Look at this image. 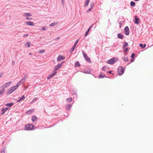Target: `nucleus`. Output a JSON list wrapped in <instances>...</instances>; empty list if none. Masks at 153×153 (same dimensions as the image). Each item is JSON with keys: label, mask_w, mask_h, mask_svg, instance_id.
I'll use <instances>...</instances> for the list:
<instances>
[{"label": "nucleus", "mask_w": 153, "mask_h": 153, "mask_svg": "<svg viewBox=\"0 0 153 153\" xmlns=\"http://www.w3.org/2000/svg\"><path fill=\"white\" fill-rule=\"evenodd\" d=\"M35 126L32 124H28L25 126V130H32L35 129Z\"/></svg>", "instance_id": "obj_1"}, {"label": "nucleus", "mask_w": 153, "mask_h": 153, "mask_svg": "<svg viewBox=\"0 0 153 153\" xmlns=\"http://www.w3.org/2000/svg\"><path fill=\"white\" fill-rule=\"evenodd\" d=\"M118 60V58L113 57L108 60L107 62V63L110 64H113L117 61Z\"/></svg>", "instance_id": "obj_2"}, {"label": "nucleus", "mask_w": 153, "mask_h": 153, "mask_svg": "<svg viewBox=\"0 0 153 153\" xmlns=\"http://www.w3.org/2000/svg\"><path fill=\"white\" fill-rule=\"evenodd\" d=\"M16 89V88L13 86L8 89L6 92V94L7 95H10Z\"/></svg>", "instance_id": "obj_3"}, {"label": "nucleus", "mask_w": 153, "mask_h": 153, "mask_svg": "<svg viewBox=\"0 0 153 153\" xmlns=\"http://www.w3.org/2000/svg\"><path fill=\"white\" fill-rule=\"evenodd\" d=\"M117 71L118 75L120 76L123 74L124 72V70L122 67L120 66L118 67Z\"/></svg>", "instance_id": "obj_4"}, {"label": "nucleus", "mask_w": 153, "mask_h": 153, "mask_svg": "<svg viewBox=\"0 0 153 153\" xmlns=\"http://www.w3.org/2000/svg\"><path fill=\"white\" fill-rule=\"evenodd\" d=\"M12 83V81H10L9 82H8L5 84H4V85H2L0 87V88H7L8 86H9Z\"/></svg>", "instance_id": "obj_5"}, {"label": "nucleus", "mask_w": 153, "mask_h": 153, "mask_svg": "<svg viewBox=\"0 0 153 153\" xmlns=\"http://www.w3.org/2000/svg\"><path fill=\"white\" fill-rule=\"evenodd\" d=\"M57 72L56 71H55L54 70L53 72L49 75L47 77V79H50L53 77L54 75H55L56 74Z\"/></svg>", "instance_id": "obj_6"}, {"label": "nucleus", "mask_w": 153, "mask_h": 153, "mask_svg": "<svg viewBox=\"0 0 153 153\" xmlns=\"http://www.w3.org/2000/svg\"><path fill=\"white\" fill-rule=\"evenodd\" d=\"M64 62V61H63L61 63L55 66L54 68V70L55 71H56L57 70L59 69L62 66V65Z\"/></svg>", "instance_id": "obj_7"}, {"label": "nucleus", "mask_w": 153, "mask_h": 153, "mask_svg": "<svg viewBox=\"0 0 153 153\" xmlns=\"http://www.w3.org/2000/svg\"><path fill=\"white\" fill-rule=\"evenodd\" d=\"M78 41V39L75 43L73 47L71 48L70 50V52L71 53L74 51V49H75L76 46L77 45V42Z\"/></svg>", "instance_id": "obj_8"}, {"label": "nucleus", "mask_w": 153, "mask_h": 153, "mask_svg": "<svg viewBox=\"0 0 153 153\" xmlns=\"http://www.w3.org/2000/svg\"><path fill=\"white\" fill-rule=\"evenodd\" d=\"M124 31L126 35H128L129 34V30L128 26H126L124 29Z\"/></svg>", "instance_id": "obj_9"}, {"label": "nucleus", "mask_w": 153, "mask_h": 153, "mask_svg": "<svg viewBox=\"0 0 153 153\" xmlns=\"http://www.w3.org/2000/svg\"><path fill=\"white\" fill-rule=\"evenodd\" d=\"M82 72L85 74H89L91 73V70L88 68H86L83 70Z\"/></svg>", "instance_id": "obj_10"}, {"label": "nucleus", "mask_w": 153, "mask_h": 153, "mask_svg": "<svg viewBox=\"0 0 153 153\" xmlns=\"http://www.w3.org/2000/svg\"><path fill=\"white\" fill-rule=\"evenodd\" d=\"M25 23L27 25H30L31 26H33L35 25L34 23L30 21L26 22H25Z\"/></svg>", "instance_id": "obj_11"}, {"label": "nucleus", "mask_w": 153, "mask_h": 153, "mask_svg": "<svg viewBox=\"0 0 153 153\" xmlns=\"http://www.w3.org/2000/svg\"><path fill=\"white\" fill-rule=\"evenodd\" d=\"M65 59V57L62 55H59L57 58V61H59L61 60H64Z\"/></svg>", "instance_id": "obj_12"}, {"label": "nucleus", "mask_w": 153, "mask_h": 153, "mask_svg": "<svg viewBox=\"0 0 153 153\" xmlns=\"http://www.w3.org/2000/svg\"><path fill=\"white\" fill-rule=\"evenodd\" d=\"M134 22L135 24H138L140 23V22H139V19L137 16H135V20Z\"/></svg>", "instance_id": "obj_13"}, {"label": "nucleus", "mask_w": 153, "mask_h": 153, "mask_svg": "<svg viewBox=\"0 0 153 153\" xmlns=\"http://www.w3.org/2000/svg\"><path fill=\"white\" fill-rule=\"evenodd\" d=\"M32 120L34 122H36L37 120V118L36 117V116L34 115H33L32 117L31 118Z\"/></svg>", "instance_id": "obj_14"}, {"label": "nucleus", "mask_w": 153, "mask_h": 153, "mask_svg": "<svg viewBox=\"0 0 153 153\" xmlns=\"http://www.w3.org/2000/svg\"><path fill=\"white\" fill-rule=\"evenodd\" d=\"M85 59L87 62L89 63H91V61L89 57L87 56L86 58H85Z\"/></svg>", "instance_id": "obj_15"}, {"label": "nucleus", "mask_w": 153, "mask_h": 153, "mask_svg": "<svg viewBox=\"0 0 153 153\" xmlns=\"http://www.w3.org/2000/svg\"><path fill=\"white\" fill-rule=\"evenodd\" d=\"M34 111V110L33 109H31L30 110H29L28 111H27L26 112V114H31Z\"/></svg>", "instance_id": "obj_16"}, {"label": "nucleus", "mask_w": 153, "mask_h": 153, "mask_svg": "<svg viewBox=\"0 0 153 153\" xmlns=\"http://www.w3.org/2000/svg\"><path fill=\"white\" fill-rule=\"evenodd\" d=\"M71 105L70 104H67L65 106V108L66 109L68 110L71 108Z\"/></svg>", "instance_id": "obj_17"}, {"label": "nucleus", "mask_w": 153, "mask_h": 153, "mask_svg": "<svg viewBox=\"0 0 153 153\" xmlns=\"http://www.w3.org/2000/svg\"><path fill=\"white\" fill-rule=\"evenodd\" d=\"M105 77H106L107 78H108V77H107V76H105V74H103L102 75V74H101L99 76V77H98V78H99V79H100V78H104Z\"/></svg>", "instance_id": "obj_18"}, {"label": "nucleus", "mask_w": 153, "mask_h": 153, "mask_svg": "<svg viewBox=\"0 0 153 153\" xmlns=\"http://www.w3.org/2000/svg\"><path fill=\"white\" fill-rule=\"evenodd\" d=\"M90 0H86V1H85V5H84V7H86L88 5L89 3L90 2Z\"/></svg>", "instance_id": "obj_19"}, {"label": "nucleus", "mask_w": 153, "mask_h": 153, "mask_svg": "<svg viewBox=\"0 0 153 153\" xmlns=\"http://www.w3.org/2000/svg\"><path fill=\"white\" fill-rule=\"evenodd\" d=\"M24 15H25L26 16H32V14L30 13H25L24 14Z\"/></svg>", "instance_id": "obj_20"}, {"label": "nucleus", "mask_w": 153, "mask_h": 153, "mask_svg": "<svg viewBox=\"0 0 153 153\" xmlns=\"http://www.w3.org/2000/svg\"><path fill=\"white\" fill-rule=\"evenodd\" d=\"M123 36V35L121 33H119L117 35V37L119 39H122Z\"/></svg>", "instance_id": "obj_21"}, {"label": "nucleus", "mask_w": 153, "mask_h": 153, "mask_svg": "<svg viewBox=\"0 0 153 153\" xmlns=\"http://www.w3.org/2000/svg\"><path fill=\"white\" fill-rule=\"evenodd\" d=\"M13 103L12 102L10 103H7L6 104V105L7 107H10L12 106V105H13Z\"/></svg>", "instance_id": "obj_22"}, {"label": "nucleus", "mask_w": 153, "mask_h": 153, "mask_svg": "<svg viewBox=\"0 0 153 153\" xmlns=\"http://www.w3.org/2000/svg\"><path fill=\"white\" fill-rule=\"evenodd\" d=\"M139 46L141 48L143 49L146 47V45L145 44L143 45L142 44H140L139 45Z\"/></svg>", "instance_id": "obj_23"}, {"label": "nucleus", "mask_w": 153, "mask_h": 153, "mask_svg": "<svg viewBox=\"0 0 153 153\" xmlns=\"http://www.w3.org/2000/svg\"><path fill=\"white\" fill-rule=\"evenodd\" d=\"M80 64H79V62L78 61H77L75 62V67H80Z\"/></svg>", "instance_id": "obj_24"}, {"label": "nucleus", "mask_w": 153, "mask_h": 153, "mask_svg": "<svg viewBox=\"0 0 153 153\" xmlns=\"http://www.w3.org/2000/svg\"><path fill=\"white\" fill-rule=\"evenodd\" d=\"M5 90L4 88L1 89L0 91V95L2 94L5 91Z\"/></svg>", "instance_id": "obj_25"}, {"label": "nucleus", "mask_w": 153, "mask_h": 153, "mask_svg": "<svg viewBox=\"0 0 153 153\" xmlns=\"http://www.w3.org/2000/svg\"><path fill=\"white\" fill-rule=\"evenodd\" d=\"M135 5V3L133 1H131L130 2V6L132 7H134Z\"/></svg>", "instance_id": "obj_26"}, {"label": "nucleus", "mask_w": 153, "mask_h": 153, "mask_svg": "<svg viewBox=\"0 0 153 153\" xmlns=\"http://www.w3.org/2000/svg\"><path fill=\"white\" fill-rule=\"evenodd\" d=\"M128 45V44L127 42H125L123 45V48H125Z\"/></svg>", "instance_id": "obj_27"}, {"label": "nucleus", "mask_w": 153, "mask_h": 153, "mask_svg": "<svg viewBox=\"0 0 153 153\" xmlns=\"http://www.w3.org/2000/svg\"><path fill=\"white\" fill-rule=\"evenodd\" d=\"M82 53L83 57L85 59V58H86L88 56L87 54L84 53V51L83 50L82 51Z\"/></svg>", "instance_id": "obj_28"}, {"label": "nucleus", "mask_w": 153, "mask_h": 153, "mask_svg": "<svg viewBox=\"0 0 153 153\" xmlns=\"http://www.w3.org/2000/svg\"><path fill=\"white\" fill-rule=\"evenodd\" d=\"M21 82H19V81L17 83V85H14V86L15 87V88H16V89H17L18 87V86L20 85L21 84Z\"/></svg>", "instance_id": "obj_29"}, {"label": "nucleus", "mask_w": 153, "mask_h": 153, "mask_svg": "<svg viewBox=\"0 0 153 153\" xmlns=\"http://www.w3.org/2000/svg\"><path fill=\"white\" fill-rule=\"evenodd\" d=\"M30 44H31L30 42H28L25 44V46H27L28 47H30Z\"/></svg>", "instance_id": "obj_30"}, {"label": "nucleus", "mask_w": 153, "mask_h": 153, "mask_svg": "<svg viewBox=\"0 0 153 153\" xmlns=\"http://www.w3.org/2000/svg\"><path fill=\"white\" fill-rule=\"evenodd\" d=\"M25 98V97L24 95L22 96V97H21L20 99L17 101V102H19L21 100H22L23 99H24Z\"/></svg>", "instance_id": "obj_31"}, {"label": "nucleus", "mask_w": 153, "mask_h": 153, "mask_svg": "<svg viewBox=\"0 0 153 153\" xmlns=\"http://www.w3.org/2000/svg\"><path fill=\"white\" fill-rule=\"evenodd\" d=\"M122 59L125 62H126L128 61V58L126 57H123L122 58Z\"/></svg>", "instance_id": "obj_32"}, {"label": "nucleus", "mask_w": 153, "mask_h": 153, "mask_svg": "<svg viewBox=\"0 0 153 153\" xmlns=\"http://www.w3.org/2000/svg\"><path fill=\"white\" fill-rule=\"evenodd\" d=\"M57 24V23L53 22L50 25V26L51 27L53 26L56 25Z\"/></svg>", "instance_id": "obj_33"}, {"label": "nucleus", "mask_w": 153, "mask_h": 153, "mask_svg": "<svg viewBox=\"0 0 153 153\" xmlns=\"http://www.w3.org/2000/svg\"><path fill=\"white\" fill-rule=\"evenodd\" d=\"M26 79L25 78H22L20 81H19V82H21V83H22L24 82L25 81Z\"/></svg>", "instance_id": "obj_34"}, {"label": "nucleus", "mask_w": 153, "mask_h": 153, "mask_svg": "<svg viewBox=\"0 0 153 153\" xmlns=\"http://www.w3.org/2000/svg\"><path fill=\"white\" fill-rule=\"evenodd\" d=\"M72 100V98L71 97L68 98L66 100L69 102H71Z\"/></svg>", "instance_id": "obj_35"}, {"label": "nucleus", "mask_w": 153, "mask_h": 153, "mask_svg": "<svg viewBox=\"0 0 153 153\" xmlns=\"http://www.w3.org/2000/svg\"><path fill=\"white\" fill-rule=\"evenodd\" d=\"M6 111L4 108H3L1 111V112H2V113H1V114L2 115V114H4L5 112Z\"/></svg>", "instance_id": "obj_36"}, {"label": "nucleus", "mask_w": 153, "mask_h": 153, "mask_svg": "<svg viewBox=\"0 0 153 153\" xmlns=\"http://www.w3.org/2000/svg\"><path fill=\"white\" fill-rule=\"evenodd\" d=\"M135 54L134 53H132L131 57L132 58V59H133V58L135 57Z\"/></svg>", "instance_id": "obj_37"}, {"label": "nucleus", "mask_w": 153, "mask_h": 153, "mask_svg": "<svg viewBox=\"0 0 153 153\" xmlns=\"http://www.w3.org/2000/svg\"><path fill=\"white\" fill-rule=\"evenodd\" d=\"M45 52V50H42L39 51V53H42Z\"/></svg>", "instance_id": "obj_38"}, {"label": "nucleus", "mask_w": 153, "mask_h": 153, "mask_svg": "<svg viewBox=\"0 0 153 153\" xmlns=\"http://www.w3.org/2000/svg\"><path fill=\"white\" fill-rule=\"evenodd\" d=\"M90 5H91L90 7H91V8H92L94 5V2H91L90 4Z\"/></svg>", "instance_id": "obj_39"}, {"label": "nucleus", "mask_w": 153, "mask_h": 153, "mask_svg": "<svg viewBox=\"0 0 153 153\" xmlns=\"http://www.w3.org/2000/svg\"><path fill=\"white\" fill-rule=\"evenodd\" d=\"M28 76V74H24V77L23 78H25V79L26 80Z\"/></svg>", "instance_id": "obj_40"}, {"label": "nucleus", "mask_w": 153, "mask_h": 153, "mask_svg": "<svg viewBox=\"0 0 153 153\" xmlns=\"http://www.w3.org/2000/svg\"><path fill=\"white\" fill-rule=\"evenodd\" d=\"M89 31V30H87V31L85 33V36H86L88 35V33Z\"/></svg>", "instance_id": "obj_41"}, {"label": "nucleus", "mask_w": 153, "mask_h": 153, "mask_svg": "<svg viewBox=\"0 0 153 153\" xmlns=\"http://www.w3.org/2000/svg\"><path fill=\"white\" fill-rule=\"evenodd\" d=\"M5 148L4 147L3 148V150L1 151V153H5Z\"/></svg>", "instance_id": "obj_42"}, {"label": "nucleus", "mask_w": 153, "mask_h": 153, "mask_svg": "<svg viewBox=\"0 0 153 153\" xmlns=\"http://www.w3.org/2000/svg\"><path fill=\"white\" fill-rule=\"evenodd\" d=\"M92 9V8H91V7H90L89 9L88 10H87V13H89L91 11Z\"/></svg>", "instance_id": "obj_43"}, {"label": "nucleus", "mask_w": 153, "mask_h": 153, "mask_svg": "<svg viewBox=\"0 0 153 153\" xmlns=\"http://www.w3.org/2000/svg\"><path fill=\"white\" fill-rule=\"evenodd\" d=\"M28 36V34H25L23 36L24 38H26V37H27Z\"/></svg>", "instance_id": "obj_44"}, {"label": "nucleus", "mask_w": 153, "mask_h": 153, "mask_svg": "<svg viewBox=\"0 0 153 153\" xmlns=\"http://www.w3.org/2000/svg\"><path fill=\"white\" fill-rule=\"evenodd\" d=\"M128 48H127L125 49L124 51V52L126 53L128 51Z\"/></svg>", "instance_id": "obj_45"}, {"label": "nucleus", "mask_w": 153, "mask_h": 153, "mask_svg": "<svg viewBox=\"0 0 153 153\" xmlns=\"http://www.w3.org/2000/svg\"><path fill=\"white\" fill-rule=\"evenodd\" d=\"M26 19L28 20H31L32 19V18H31L28 17H26Z\"/></svg>", "instance_id": "obj_46"}, {"label": "nucleus", "mask_w": 153, "mask_h": 153, "mask_svg": "<svg viewBox=\"0 0 153 153\" xmlns=\"http://www.w3.org/2000/svg\"><path fill=\"white\" fill-rule=\"evenodd\" d=\"M94 26V25H91L89 28L88 29V30H90V29L92 28V27H93Z\"/></svg>", "instance_id": "obj_47"}, {"label": "nucleus", "mask_w": 153, "mask_h": 153, "mask_svg": "<svg viewBox=\"0 0 153 153\" xmlns=\"http://www.w3.org/2000/svg\"><path fill=\"white\" fill-rule=\"evenodd\" d=\"M42 29L44 30H45L46 29V27L45 26H43L42 27Z\"/></svg>", "instance_id": "obj_48"}, {"label": "nucleus", "mask_w": 153, "mask_h": 153, "mask_svg": "<svg viewBox=\"0 0 153 153\" xmlns=\"http://www.w3.org/2000/svg\"><path fill=\"white\" fill-rule=\"evenodd\" d=\"M106 69V67L105 66L103 67L102 68V70L104 71H105Z\"/></svg>", "instance_id": "obj_49"}, {"label": "nucleus", "mask_w": 153, "mask_h": 153, "mask_svg": "<svg viewBox=\"0 0 153 153\" xmlns=\"http://www.w3.org/2000/svg\"><path fill=\"white\" fill-rule=\"evenodd\" d=\"M4 74L3 73H0V78H1L3 75Z\"/></svg>", "instance_id": "obj_50"}, {"label": "nucleus", "mask_w": 153, "mask_h": 153, "mask_svg": "<svg viewBox=\"0 0 153 153\" xmlns=\"http://www.w3.org/2000/svg\"><path fill=\"white\" fill-rule=\"evenodd\" d=\"M76 94H77V93L76 91L73 92V94L76 95H77Z\"/></svg>", "instance_id": "obj_51"}, {"label": "nucleus", "mask_w": 153, "mask_h": 153, "mask_svg": "<svg viewBox=\"0 0 153 153\" xmlns=\"http://www.w3.org/2000/svg\"><path fill=\"white\" fill-rule=\"evenodd\" d=\"M61 2H62V4L63 5H64V0H61Z\"/></svg>", "instance_id": "obj_52"}, {"label": "nucleus", "mask_w": 153, "mask_h": 153, "mask_svg": "<svg viewBox=\"0 0 153 153\" xmlns=\"http://www.w3.org/2000/svg\"><path fill=\"white\" fill-rule=\"evenodd\" d=\"M60 38L59 37H58L57 38H56L55 39V40H58Z\"/></svg>", "instance_id": "obj_53"}, {"label": "nucleus", "mask_w": 153, "mask_h": 153, "mask_svg": "<svg viewBox=\"0 0 153 153\" xmlns=\"http://www.w3.org/2000/svg\"><path fill=\"white\" fill-rule=\"evenodd\" d=\"M4 108L5 110L6 111V110H8L9 109V108H7V107H5V108Z\"/></svg>", "instance_id": "obj_54"}, {"label": "nucleus", "mask_w": 153, "mask_h": 153, "mask_svg": "<svg viewBox=\"0 0 153 153\" xmlns=\"http://www.w3.org/2000/svg\"><path fill=\"white\" fill-rule=\"evenodd\" d=\"M37 100V98H35L33 100V101H35L36 100Z\"/></svg>", "instance_id": "obj_55"}, {"label": "nucleus", "mask_w": 153, "mask_h": 153, "mask_svg": "<svg viewBox=\"0 0 153 153\" xmlns=\"http://www.w3.org/2000/svg\"><path fill=\"white\" fill-rule=\"evenodd\" d=\"M119 24L120 26V28H121V24H122V23L120 22H119Z\"/></svg>", "instance_id": "obj_56"}, {"label": "nucleus", "mask_w": 153, "mask_h": 153, "mask_svg": "<svg viewBox=\"0 0 153 153\" xmlns=\"http://www.w3.org/2000/svg\"><path fill=\"white\" fill-rule=\"evenodd\" d=\"M111 73H112V71H108V73L109 74H111Z\"/></svg>", "instance_id": "obj_57"}, {"label": "nucleus", "mask_w": 153, "mask_h": 153, "mask_svg": "<svg viewBox=\"0 0 153 153\" xmlns=\"http://www.w3.org/2000/svg\"><path fill=\"white\" fill-rule=\"evenodd\" d=\"M12 63L13 65L15 63V62L14 61H13L12 62Z\"/></svg>", "instance_id": "obj_58"}, {"label": "nucleus", "mask_w": 153, "mask_h": 153, "mask_svg": "<svg viewBox=\"0 0 153 153\" xmlns=\"http://www.w3.org/2000/svg\"><path fill=\"white\" fill-rule=\"evenodd\" d=\"M133 59H132L130 61H131V62H133L134 61V60Z\"/></svg>", "instance_id": "obj_59"}, {"label": "nucleus", "mask_w": 153, "mask_h": 153, "mask_svg": "<svg viewBox=\"0 0 153 153\" xmlns=\"http://www.w3.org/2000/svg\"><path fill=\"white\" fill-rule=\"evenodd\" d=\"M29 55H31V54H32L31 53H29Z\"/></svg>", "instance_id": "obj_60"}, {"label": "nucleus", "mask_w": 153, "mask_h": 153, "mask_svg": "<svg viewBox=\"0 0 153 153\" xmlns=\"http://www.w3.org/2000/svg\"><path fill=\"white\" fill-rule=\"evenodd\" d=\"M96 27V25H95V27H94V28H95Z\"/></svg>", "instance_id": "obj_61"}]
</instances>
